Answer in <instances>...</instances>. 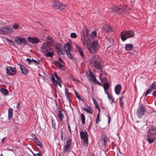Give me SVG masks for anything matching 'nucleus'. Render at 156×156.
<instances>
[{"mask_svg":"<svg viewBox=\"0 0 156 156\" xmlns=\"http://www.w3.org/2000/svg\"><path fill=\"white\" fill-rule=\"evenodd\" d=\"M88 31L86 30H83V36L81 37L82 42L83 44L87 45L86 47L90 53H95L100 48L99 44L97 41H93L88 44L90 41L88 37Z\"/></svg>","mask_w":156,"mask_h":156,"instance_id":"nucleus-1","label":"nucleus"},{"mask_svg":"<svg viewBox=\"0 0 156 156\" xmlns=\"http://www.w3.org/2000/svg\"><path fill=\"white\" fill-rule=\"evenodd\" d=\"M90 64L95 68L100 70L101 72L105 73L103 70V63L98 56L94 55L92 57Z\"/></svg>","mask_w":156,"mask_h":156,"instance_id":"nucleus-2","label":"nucleus"},{"mask_svg":"<svg viewBox=\"0 0 156 156\" xmlns=\"http://www.w3.org/2000/svg\"><path fill=\"white\" fill-rule=\"evenodd\" d=\"M146 137L147 140L149 144L153 143L156 139V127L151 126L149 128Z\"/></svg>","mask_w":156,"mask_h":156,"instance_id":"nucleus-3","label":"nucleus"},{"mask_svg":"<svg viewBox=\"0 0 156 156\" xmlns=\"http://www.w3.org/2000/svg\"><path fill=\"white\" fill-rule=\"evenodd\" d=\"M120 37L122 41H125L127 39L133 37L135 33L132 30H125L122 31L120 34Z\"/></svg>","mask_w":156,"mask_h":156,"instance_id":"nucleus-4","label":"nucleus"},{"mask_svg":"<svg viewBox=\"0 0 156 156\" xmlns=\"http://www.w3.org/2000/svg\"><path fill=\"white\" fill-rule=\"evenodd\" d=\"M129 8L126 6L119 5L118 6H114L112 7V12H115L118 14H121L123 12L128 11Z\"/></svg>","mask_w":156,"mask_h":156,"instance_id":"nucleus-5","label":"nucleus"},{"mask_svg":"<svg viewBox=\"0 0 156 156\" xmlns=\"http://www.w3.org/2000/svg\"><path fill=\"white\" fill-rule=\"evenodd\" d=\"M146 110L145 106L143 104L140 105L137 109L136 112L138 118L140 119L144 115Z\"/></svg>","mask_w":156,"mask_h":156,"instance_id":"nucleus-6","label":"nucleus"},{"mask_svg":"<svg viewBox=\"0 0 156 156\" xmlns=\"http://www.w3.org/2000/svg\"><path fill=\"white\" fill-rule=\"evenodd\" d=\"M80 134L81 138L83 139V144L85 146H87L88 145V135L87 132L86 130L80 132Z\"/></svg>","mask_w":156,"mask_h":156,"instance_id":"nucleus-7","label":"nucleus"},{"mask_svg":"<svg viewBox=\"0 0 156 156\" xmlns=\"http://www.w3.org/2000/svg\"><path fill=\"white\" fill-rule=\"evenodd\" d=\"M72 47L69 43H66L64 45V50L68 57L71 59L73 58V56L70 53L71 49Z\"/></svg>","mask_w":156,"mask_h":156,"instance_id":"nucleus-8","label":"nucleus"},{"mask_svg":"<svg viewBox=\"0 0 156 156\" xmlns=\"http://www.w3.org/2000/svg\"><path fill=\"white\" fill-rule=\"evenodd\" d=\"M52 6L53 8L60 10H62L65 8V5L60 3L58 0H55L53 2Z\"/></svg>","mask_w":156,"mask_h":156,"instance_id":"nucleus-9","label":"nucleus"},{"mask_svg":"<svg viewBox=\"0 0 156 156\" xmlns=\"http://www.w3.org/2000/svg\"><path fill=\"white\" fill-rule=\"evenodd\" d=\"M13 32V30L9 26L0 28V34H9Z\"/></svg>","mask_w":156,"mask_h":156,"instance_id":"nucleus-10","label":"nucleus"},{"mask_svg":"<svg viewBox=\"0 0 156 156\" xmlns=\"http://www.w3.org/2000/svg\"><path fill=\"white\" fill-rule=\"evenodd\" d=\"M15 41L17 44L23 45H26L27 42L24 38L20 37H16L15 38Z\"/></svg>","mask_w":156,"mask_h":156,"instance_id":"nucleus-11","label":"nucleus"},{"mask_svg":"<svg viewBox=\"0 0 156 156\" xmlns=\"http://www.w3.org/2000/svg\"><path fill=\"white\" fill-rule=\"evenodd\" d=\"M72 140L71 138L68 139L66 141V144L64 146L63 151L64 152H66L68 151L71 146Z\"/></svg>","mask_w":156,"mask_h":156,"instance_id":"nucleus-12","label":"nucleus"},{"mask_svg":"<svg viewBox=\"0 0 156 156\" xmlns=\"http://www.w3.org/2000/svg\"><path fill=\"white\" fill-rule=\"evenodd\" d=\"M41 48V51L44 53L49 51H52V49L50 47L49 45L46 43L43 44Z\"/></svg>","mask_w":156,"mask_h":156,"instance_id":"nucleus-13","label":"nucleus"},{"mask_svg":"<svg viewBox=\"0 0 156 156\" xmlns=\"http://www.w3.org/2000/svg\"><path fill=\"white\" fill-rule=\"evenodd\" d=\"M5 69L6 73L10 75H14L16 73V70L15 68H12L10 66H7Z\"/></svg>","mask_w":156,"mask_h":156,"instance_id":"nucleus-14","label":"nucleus"},{"mask_svg":"<svg viewBox=\"0 0 156 156\" xmlns=\"http://www.w3.org/2000/svg\"><path fill=\"white\" fill-rule=\"evenodd\" d=\"M86 75L87 77L90 80L93 81V82L96 80V79L95 76L92 73L90 70L86 72Z\"/></svg>","mask_w":156,"mask_h":156,"instance_id":"nucleus-15","label":"nucleus"},{"mask_svg":"<svg viewBox=\"0 0 156 156\" xmlns=\"http://www.w3.org/2000/svg\"><path fill=\"white\" fill-rule=\"evenodd\" d=\"M55 48L57 50V52L58 55H61L63 53V49L61 47V45L59 43L56 44L55 45Z\"/></svg>","mask_w":156,"mask_h":156,"instance_id":"nucleus-16","label":"nucleus"},{"mask_svg":"<svg viewBox=\"0 0 156 156\" xmlns=\"http://www.w3.org/2000/svg\"><path fill=\"white\" fill-rule=\"evenodd\" d=\"M27 40L28 41L33 44H38L40 41L39 39L35 37H28Z\"/></svg>","mask_w":156,"mask_h":156,"instance_id":"nucleus-17","label":"nucleus"},{"mask_svg":"<svg viewBox=\"0 0 156 156\" xmlns=\"http://www.w3.org/2000/svg\"><path fill=\"white\" fill-rule=\"evenodd\" d=\"M121 89L122 86L120 84H117L114 87L115 92L118 95H119L120 93Z\"/></svg>","mask_w":156,"mask_h":156,"instance_id":"nucleus-18","label":"nucleus"},{"mask_svg":"<svg viewBox=\"0 0 156 156\" xmlns=\"http://www.w3.org/2000/svg\"><path fill=\"white\" fill-rule=\"evenodd\" d=\"M19 65L20 66V69L21 71V73L25 75H27L28 73V71L27 69L26 68L23 66L19 64Z\"/></svg>","mask_w":156,"mask_h":156,"instance_id":"nucleus-19","label":"nucleus"},{"mask_svg":"<svg viewBox=\"0 0 156 156\" xmlns=\"http://www.w3.org/2000/svg\"><path fill=\"white\" fill-rule=\"evenodd\" d=\"M76 47L77 51L80 54V55H81L82 57L84 58V55L82 48L77 44L76 45Z\"/></svg>","mask_w":156,"mask_h":156,"instance_id":"nucleus-20","label":"nucleus"},{"mask_svg":"<svg viewBox=\"0 0 156 156\" xmlns=\"http://www.w3.org/2000/svg\"><path fill=\"white\" fill-rule=\"evenodd\" d=\"M55 64L56 66L60 69L64 70L65 68L61 63L59 62L58 61H55Z\"/></svg>","mask_w":156,"mask_h":156,"instance_id":"nucleus-21","label":"nucleus"},{"mask_svg":"<svg viewBox=\"0 0 156 156\" xmlns=\"http://www.w3.org/2000/svg\"><path fill=\"white\" fill-rule=\"evenodd\" d=\"M46 44L52 45L54 43V40L50 36H48L46 38Z\"/></svg>","mask_w":156,"mask_h":156,"instance_id":"nucleus-22","label":"nucleus"},{"mask_svg":"<svg viewBox=\"0 0 156 156\" xmlns=\"http://www.w3.org/2000/svg\"><path fill=\"white\" fill-rule=\"evenodd\" d=\"M133 45L132 44H126L125 45V49L127 51H129L133 49Z\"/></svg>","mask_w":156,"mask_h":156,"instance_id":"nucleus-23","label":"nucleus"},{"mask_svg":"<svg viewBox=\"0 0 156 156\" xmlns=\"http://www.w3.org/2000/svg\"><path fill=\"white\" fill-rule=\"evenodd\" d=\"M88 108H82V109L84 111H86L88 113L92 114L93 113V111L91 110V109L90 107L88 106Z\"/></svg>","mask_w":156,"mask_h":156,"instance_id":"nucleus-24","label":"nucleus"},{"mask_svg":"<svg viewBox=\"0 0 156 156\" xmlns=\"http://www.w3.org/2000/svg\"><path fill=\"white\" fill-rule=\"evenodd\" d=\"M44 54L47 57H52L54 55V52L52 51H49L48 52H46L44 53Z\"/></svg>","mask_w":156,"mask_h":156,"instance_id":"nucleus-25","label":"nucleus"},{"mask_svg":"<svg viewBox=\"0 0 156 156\" xmlns=\"http://www.w3.org/2000/svg\"><path fill=\"white\" fill-rule=\"evenodd\" d=\"M57 114L58 117L60 120L62 121L64 117V115L63 113H62L61 111L59 110L57 112Z\"/></svg>","mask_w":156,"mask_h":156,"instance_id":"nucleus-26","label":"nucleus"},{"mask_svg":"<svg viewBox=\"0 0 156 156\" xmlns=\"http://www.w3.org/2000/svg\"><path fill=\"white\" fill-rule=\"evenodd\" d=\"M5 41L8 43L10 45L15 46V43L12 41L10 40L8 38H5Z\"/></svg>","mask_w":156,"mask_h":156,"instance_id":"nucleus-27","label":"nucleus"},{"mask_svg":"<svg viewBox=\"0 0 156 156\" xmlns=\"http://www.w3.org/2000/svg\"><path fill=\"white\" fill-rule=\"evenodd\" d=\"M105 93L107 95L108 98V99L111 101V103H113L114 102V100L113 98H112L111 95H110L109 93L108 92L106 91H105Z\"/></svg>","mask_w":156,"mask_h":156,"instance_id":"nucleus-28","label":"nucleus"},{"mask_svg":"<svg viewBox=\"0 0 156 156\" xmlns=\"http://www.w3.org/2000/svg\"><path fill=\"white\" fill-rule=\"evenodd\" d=\"M8 113L9 118H11L13 115V109L12 108H9L8 109Z\"/></svg>","mask_w":156,"mask_h":156,"instance_id":"nucleus-29","label":"nucleus"},{"mask_svg":"<svg viewBox=\"0 0 156 156\" xmlns=\"http://www.w3.org/2000/svg\"><path fill=\"white\" fill-rule=\"evenodd\" d=\"M81 122L83 125H84L85 123V117L84 114L82 113L80 115Z\"/></svg>","mask_w":156,"mask_h":156,"instance_id":"nucleus-30","label":"nucleus"},{"mask_svg":"<svg viewBox=\"0 0 156 156\" xmlns=\"http://www.w3.org/2000/svg\"><path fill=\"white\" fill-rule=\"evenodd\" d=\"M51 80L54 85L55 86H56L57 84V82H56V80L55 78V76L53 74H52L51 75Z\"/></svg>","mask_w":156,"mask_h":156,"instance_id":"nucleus-31","label":"nucleus"},{"mask_svg":"<svg viewBox=\"0 0 156 156\" xmlns=\"http://www.w3.org/2000/svg\"><path fill=\"white\" fill-rule=\"evenodd\" d=\"M104 30L105 32H110L113 30L112 28L109 26H106Z\"/></svg>","mask_w":156,"mask_h":156,"instance_id":"nucleus-32","label":"nucleus"},{"mask_svg":"<svg viewBox=\"0 0 156 156\" xmlns=\"http://www.w3.org/2000/svg\"><path fill=\"white\" fill-rule=\"evenodd\" d=\"M153 90V89L152 88V87L151 86L146 91L145 93L144 94L145 97H146L147 94L151 93Z\"/></svg>","mask_w":156,"mask_h":156,"instance_id":"nucleus-33","label":"nucleus"},{"mask_svg":"<svg viewBox=\"0 0 156 156\" xmlns=\"http://www.w3.org/2000/svg\"><path fill=\"white\" fill-rule=\"evenodd\" d=\"M102 140L104 142V145L106 146L107 144V142L108 140V137L106 136H104L103 137H102Z\"/></svg>","mask_w":156,"mask_h":156,"instance_id":"nucleus-34","label":"nucleus"},{"mask_svg":"<svg viewBox=\"0 0 156 156\" xmlns=\"http://www.w3.org/2000/svg\"><path fill=\"white\" fill-rule=\"evenodd\" d=\"M56 82H57V84L56 87H57L58 85L60 87H61L62 86L61 84L62 81L60 77H59L58 79H57Z\"/></svg>","mask_w":156,"mask_h":156,"instance_id":"nucleus-35","label":"nucleus"},{"mask_svg":"<svg viewBox=\"0 0 156 156\" xmlns=\"http://www.w3.org/2000/svg\"><path fill=\"white\" fill-rule=\"evenodd\" d=\"M0 91L3 94L7 95L8 93V91L6 89L2 88L0 89Z\"/></svg>","mask_w":156,"mask_h":156,"instance_id":"nucleus-36","label":"nucleus"},{"mask_svg":"<svg viewBox=\"0 0 156 156\" xmlns=\"http://www.w3.org/2000/svg\"><path fill=\"white\" fill-rule=\"evenodd\" d=\"M109 87V85L108 83H105L103 85V87L105 90V91H106V90H108Z\"/></svg>","mask_w":156,"mask_h":156,"instance_id":"nucleus-37","label":"nucleus"},{"mask_svg":"<svg viewBox=\"0 0 156 156\" xmlns=\"http://www.w3.org/2000/svg\"><path fill=\"white\" fill-rule=\"evenodd\" d=\"M123 97L122 96L121 98H120L119 99V102L120 104V105L121 107H123Z\"/></svg>","mask_w":156,"mask_h":156,"instance_id":"nucleus-38","label":"nucleus"},{"mask_svg":"<svg viewBox=\"0 0 156 156\" xmlns=\"http://www.w3.org/2000/svg\"><path fill=\"white\" fill-rule=\"evenodd\" d=\"M39 62L40 61L39 60H36L32 59V63H34L36 66L38 65L39 64Z\"/></svg>","mask_w":156,"mask_h":156,"instance_id":"nucleus-39","label":"nucleus"},{"mask_svg":"<svg viewBox=\"0 0 156 156\" xmlns=\"http://www.w3.org/2000/svg\"><path fill=\"white\" fill-rule=\"evenodd\" d=\"M51 121H52V125L53 128L55 129H56V123L54 122V121L53 120L52 118H51Z\"/></svg>","mask_w":156,"mask_h":156,"instance_id":"nucleus-40","label":"nucleus"},{"mask_svg":"<svg viewBox=\"0 0 156 156\" xmlns=\"http://www.w3.org/2000/svg\"><path fill=\"white\" fill-rule=\"evenodd\" d=\"M60 136L61 138V139L62 141H63V133L62 131V129L61 130V133H60Z\"/></svg>","mask_w":156,"mask_h":156,"instance_id":"nucleus-41","label":"nucleus"},{"mask_svg":"<svg viewBox=\"0 0 156 156\" xmlns=\"http://www.w3.org/2000/svg\"><path fill=\"white\" fill-rule=\"evenodd\" d=\"M34 156H41V151H39L38 153H33Z\"/></svg>","mask_w":156,"mask_h":156,"instance_id":"nucleus-42","label":"nucleus"},{"mask_svg":"<svg viewBox=\"0 0 156 156\" xmlns=\"http://www.w3.org/2000/svg\"><path fill=\"white\" fill-rule=\"evenodd\" d=\"M151 86L152 87V88L154 89H156V81L154 82L151 85Z\"/></svg>","mask_w":156,"mask_h":156,"instance_id":"nucleus-43","label":"nucleus"},{"mask_svg":"<svg viewBox=\"0 0 156 156\" xmlns=\"http://www.w3.org/2000/svg\"><path fill=\"white\" fill-rule=\"evenodd\" d=\"M19 27V25L16 23L14 24L13 25V28L15 30L18 29Z\"/></svg>","mask_w":156,"mask_h":156,"instance_id":"nucleus-44","label":"nucleus"},{"mask_svg":"<svg viewBox=\"0 0 156 156\" xmlns=\"http://www.w3.org/2000/svg\"><path fill=\"white\" fill-rule=\"evenodd\" d=\"M65 93L66 98L69 96L68 90L66 88H65Z\"/></svg>","mask_w":156,"mask_h":156,"instance_id":"nucleus-45","label":"nucleus"},{"mask_svg":"<svg viewBox=\"0 0 156 156\" xmlns=\"http://www.w3.org/2000/svg\"><path fill=\"white\" fill-rule=\"evenodd\" d=\"M26 61L28 62V64L29 65H30L32 64V59H30L27 58L26 59Z\"/></svg>","mask_w":156,"mask_h":156,"instance_id":"nucleus-46","label":"nucleus"},{"mask_svg":"<svg viewBox=\"0 0 156 156\" xmlns=\"http://www.w3.org/2000/svg\"><path fill=\"white\" fill-rule=\"evenodd\" d=\"M70 36L72 38H75L77 37V35L75 33H72L71 34Z\"/></svg>","mask_w":156,"mask_h":156,"instance_id":"nucleus-47","label":"nucleus"},{"mask_svg":"<svg viewBox=\"0 0 156 156\" xmlns=\"http://www.w3.org/2000/svg\"><path fill=\"white\" fill-rule=\"evenodd\" d=\"M99 118V113L97 115V118L96 120V124L98 123L100 121Z\"/></svg>","mask_w":156,"mask_h":156,"instance_id":"nucleus-48","label":"nucleus"},{"mask_svg":"<svg viewBox=\"0 0 156 156\" xmlns=\"http://www.w3.org/2000/svg\"><path fill=\"white\" fill-rule=\"evenodd\" d=\"M75 93L76 97L78 98V99H80V96L79 95L78 93L76 91H75Z\"/></svg>","mask_w":156,"mask_h":156,"instance_id":"nucleus-49","label":"nucleus"},{"mask_svg":"<svg viewBox=\"0 0 156 156\" xmlns=\"http://www.w3.org/2000/svg\"><path fill=\"white\" fill-rule=\"evenodd\" d=\"M36 144L37 145L39 146L40 147H42V144L40 141H37Z\"/></svg>","mask_w":156,"mask_h":156,"instance_id":"nucleus-50","label":"nucleus"},{"mask_svg":"<svg viewBox=\"0 0 156 156\" xmlns=\"http://www.w3.org/2000/svg\"><path fill=\"white\" fill-rule=\"evenodd\" d=\"M94 83H96L100 86H102V84H101V83H100L99 81H98V80H97L96 79V80L94 81Z\"/></svg>","mask_w":156,"mask_h":156,"instance_id":"nucleus-51","label":"nucleus"},{"mask_svg":"<svg viewBox=\"0 0 156 156\" xmlns=\"http://www.w3.org/2000/svg\"><path fill=\"white\" fill-rule=\"evenodd\" d=\"M97 34L96 32L95 31H93L91 33V35L92 36L94 37L96 36Z\"/></svg>","mask_w":156,"mask_h":156,"instance_id":"nucleus-52","label":"nucleus"},{"mask_svg":"<svg viewBox=\"0 0 156 156\" xmlns=\"http://www.w3.org/2000/svg\"><path fill=\"white\" fill-rule=\"evenodd\" d=\"M108 114V115H107V116L108 119V123H109L111 121V118H110V116L109 115V114Z\"/></svg>","mask_w":156,"mask_h":156,"instance_id":"nucleus-53","label":"nucleus"},{"mask_svg":"<svg viewBox=\"0 0 156 156\" xmlns=\"http://www.w3.org/2000/svg\"><path fill=\"white\" fill-rule=\"evenodd\" d=\"M95 106L97 109L99 111H100V108L98 104H97L96 105L95 104Z\"/></svg>","mask_w":156,"mask_h":156,"instance_id":"nucleus-54","label":"nucleus"},{"mask_svg":"<svg viewBox=\"0 0 156 156\" xmlns=\"http://www.w3.org/2000/svg\"><path fill=\"white\" fill-rule=\"evenodd\" d=\"M68 129L69 131L70 132V134H71V129L70 126L69 124L68 125Z\"/></svg>","mask_w":156,"mask_h":156,"instance_id":"nucleus-55","label":"nucleus"},{"mask_svg":"<svg viewBox=\"0 0 156 156\" xmlns=\"http://www.w3.org/2000/svg\"><path fill=\"white\" fill-rule=\"evenodd\" d=\"M58 60L61 62V63L62 64L64 63V62L63 61V60L61 58H58Z\"/></svg>","mask_w":156,"mask_h":156,"instance_id":"nucleus-56","label":"nucleus"},{"mask_svg":"<svg viewBox=\"0 0 156 156\" xmlns=\"http://www.w3.org/2000/svg\"><path fill=\"white\" fill-rule=\"evenodd\" d=\"M54 76H55V78H56V79H58V78L59 77L57 74V73H54Z\"/></svg>","mask_w":156,"mask_h":156,"instance_id":"nucleus-57","label":"nucleus"},{"mask_svg":"<svg viewBox=\"0 0 156 156\" xmlns=\"http://www.w3.org/2000/svg\"><path fill=\"white\" fill-rule=\"evenodd\" d=\"M152 94L155 96V97H156V90H154V91L152 93Z\"/></svg>","mask_w":156,"mask_h":156,"instance_id":"nucleus-58","label":"nucleus"},{"mask_svg":"<svg viewBox=\"0 0 156 156\" xmlns=\"http://www.w3.org/2000/svg\"><path fill=\"white\" fill-rule=\"evenodd\" d=\"M66 98H67V99L69 101V102L70 103L71 102V100L69 96L67 97Z\"/></svg>","mask_w":156,"mask_h":156,"instance_id":"nucleus-59","label":"nucleus"},{"mask_svg":"<svg viewBox=\"0 0 156 156\" xmlns=\"http://www.w3.org/2000/svg\"><path fill=\"white\" fill-rule=\"evenodd\" d=\"M37 141H39V140H38L37 138H35L34 139V141L36 143V142H37Z\"/></svg>","mask_w":156,"mask_h":156,"instance_id":"nucleus-60","label":"nucleus"},{"mask_svg":"<svg viewBox=\"0 0 156 156\" xmlns=\"http://www.w3.org/2000/svg\"><path fill=\"white\" fill-rule=\"evenodd\" d=\"M20 102L18 103L17 104V108H19L20 107Z\"/></svg>","mask_w":156,"mask_h":156,"instance_id":"nucleus-61","label":"nucleus"},{"mask_svg":"<svg viewBox=\"0 0 156 156\" xmlns=\"http://www.w3.org/2000/svg\"><path fill=\"white\" fill-rule=\"evenodd\" d=\"M79 100H81L83 102H84V101L83 100L80 98V99H79Z\"/></svg>","mask_w":156,"mask_h":156,"instance_id":"nucleus-62","label":"nucleus"},{"mask_svg":"<svg viewBox=\"0 0 156 156\" xmlns=\"http://www.w3.org/2000/svg\"><path fill=\"white\" fill-rule=\"evenodd\" d=\"M90 156H97L95 154H92L91 155H90Z\"/></svg>","mask_w":156,"mask_h":156,"instance_id":"nucleus-63","label":"nucleus"},{"mask_svg":"<svg viewBox=\"0 0 156 156\" xmlns=\"http://www.w3.org/2000/svg\"><path fill=\"white\" fill-rule=\"evenodd\" d=\"M154 65H155L156 64V60L154 62Z\"/></svg>","mask_w":156,"mask_h":156,"instance_id":"nucleus-64","label":"nucleus"}]
</instances>
